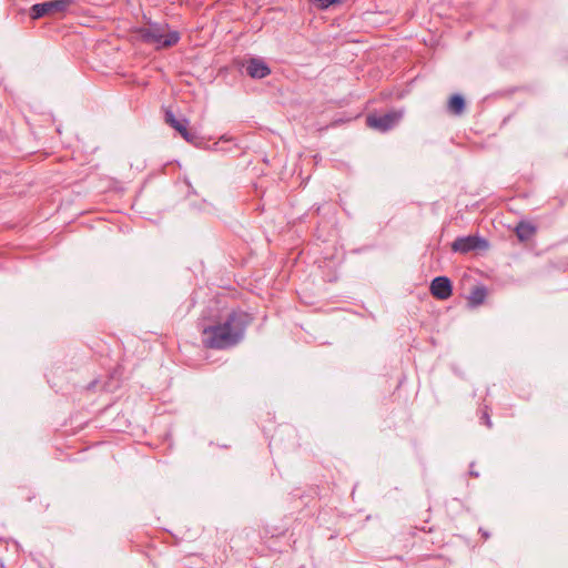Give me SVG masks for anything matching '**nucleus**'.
<instances>
[{
	"mask_svg": "<svg viewBox=\"0 0 568 568\" xmlns=\"http://www.w3.org/2000/svg\"><path fill=\"white\" fill-rule=\"evenodd\" d=\"M252 317L243 311H233L222 323L202 331L203 344L207 348L225 349L240 343Z\"/></svg>",
	"mask_w": 568,
	"mask_h": 568,
	"instance_id": "nucleus-1",
	"label": "nucleus"
},
{
	"mask_svg": "<svg viewBox=\"0 0 568 568\" xmlns=\"http://www.w3.org/2000/svg\"><path fill=\"white\" fill-rule=\"evenodd\" d=\"M166 26L150 24L142 31L143 39L154 44L158 49L170 48L180 40L178 31H165Z\"/></svg>",
	"mask_w": 568,
	"mask_h": 568,
	"instance_id": "nucleus-2",
	"label": "nucleus"
},
{
	"mask_svg": "<svg viewBox=\"0 0 568 568\" xmlns=\"http://www.w3.org/2000/svg\"><path fill=\"white\" fill-rule=\"evenodd\" d=\"M400 119L402 112L399 111H392L384 115L371 114L366 118V124L372 129L385 132L393 129Z\"/></svg>",
	"mask_w": 568,
	"mask_h": 568,
	"instance_id": "nucleus-3",
	"label": "nucleus"
},
{
	"mask_svg": "<svg viewBox=\"0 0 568 568\" xmlns=\"http://www.w3.org/2000/svg\"><path fill=\"white\" fill-rule=\"evenodd\" d=\"M72 4V0H51L43 3L33 4L31 8V18L39 19L43 16L63 12Z\"/></svg>",
	"mask_w": 568,
	"mask_h": 568,
	"instance_id": "nucleus-4",
	"label": "nucleus"
},
{
	"mask_svg": "<svg viewBox=\"0 0 568 568\" xmlns=\"http://www.w3.org/2000/svg\"><path fill=\"white\" fill-rule=\"evenodd\" d=\"M165 122L176 130L185 141L194 143L197 139L195 132L187 129L189 121L186 119L178 120L172 111L165 112Z\"/></svg>",
	"mask_w": 568,
	"mask_h": 568,
	"instance_id": "nucleus-5",
	"label": "nucleus"
},
{
	"mask_svg": "<svg viewBox=\"0 0 568 568\" xmlns=\"http://www.w3.org/2000/svg\"><path fill=\"white\" fill-rule=\"evenodd\" d=\"M487 242L478 236L458 237L452 244L454 252L468 253L477 248H486Z\"/></svg>",
	"mask_w": 568,
	"mask_h": 568,
	"instance_id": "nucleus-6",
	"label": "nucleus"
},
{
	"mask_svg": "<svg viewBox=\"0 0 568 568\" xmlns=\"http://www.w3.org/2000/svg\"><path fill=\"white\" fill-rule=\"evenodd\" d=\"M429 290L432 295L439 301L448 300L453 294L452 282L446 276L435 277L430 283Z\"/></svg>",
	"mask_w": 568,
	"mask_h": 568,
	"instance_id": "nucleus-7",
	"label": "nucleus"
},
{
	"mask_svg": "<svg viewBox=\"0 0 568 568\" xmlns=\"http://www.w3.org/2000/svg\"><path fill=\"white\" fill-rule=\"evenodd\" d=\"M246 72L253 79H263L271 73V69L263 60L252 58L247 61Z\"/></svg>",
	"mask_w": 568,
	"mask_h": 568,
	"instance_id": "nucleus-8",
	"label": "nucleus"
},
{
	"mask_svg": "<svg viewBox=\"0 0 568 568\" xmlns=\"http://www.w3.org/2000/svg\"><path fill=\"white\" fill-rule=\"evenodd\" d=\"M465 100L459 94H454L449 98L447 109L454 115H460L465 111Z\"/></svg>",
	"mask_w": 568,
	"mask_h": 568,
	"instance_id": "nucleus-9",
	"label": "nucleus"
},
{
	"mask_svg": "<svg viewBox=\"0 0 568 568\" xmlns=\"http://www.w3.org/2000/svg\"><path fill=\"white\" fill-rule=\"evenodd\" d=\"M515 232H516V235L519 239V241L524 242V241L530 240L535 235L536 227L534 225H531L530 223L520 222L516 226Z\"/></svg>",
	"mask_w": 568,
	"mask_h": 568,
	"instance_id": "nucleus-10",
	"label": "nucleus"
},
{
	"mask_svg": "<svg viewBox=\"0 0 568 568\" xmlns=\"http://www.w3.org/2000/svg\"><path fill=\"white\" fill-rule=\"evenodd\" d=\"M485 297H486V290H485V287L476 286L470 292V295L468 297V302L473 306H477V305H479V304H481L484 302Z\"/></svg>",
	"mask_w": 568,
	"mask_h": 568,
	"instance_id": "nucleus-11",
	"label": "nucleus"
},
{
	"mask_svg": "<svg viewBox=\"0 0 568 568\" xmlns=\"http://www.w3.org/2000/svg\"><path fill=\"white\" fill-rule=\"evenodd\" d=\"M480 419L483 420V423H484L488 428H490V427H491V425H493V424H491L490 416H489V414H488L487 409H484V410H483V414H481V416H480Z\"/></svg>",
	"mask_w": 568,
	"mask_h": 568,
	"instance_id": "nucleus-12",
	"label": "nucleus"
},
{
	"mask_svg": "<svg viewBox=\"0 0 568 568\" xmlns=\"http://www.w3.org/2000/svg\"><path fill=\"white\" fill-rule=\"evenodd\" d=\"M322 8H328L332 4L339 3L342 0H318Z\"/></svg>",
	"mask_w": 568,
	"mask_h": 568,
	"instance_id": "nucleus-13",
	"label": "nucleus"
}]
</instances>
